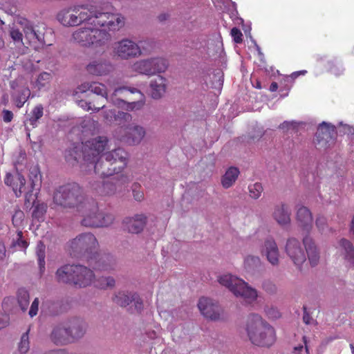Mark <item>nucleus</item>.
<instances>
[{
  "mask_svg": "<svg viewBox=\"0 0 354 354\" xmlns=\"http://www.w3.org/2000/svg\"><path fill=\"white\" fill-rule=\"evenodd\" d=\"M52 79L53 75L51 73L47 72L41 73L39 75L35 82V86L39 90L46 88L49 87Z\"/></svg>",
  "mask_w": 354,
  "mask_h": 354,
  "instance_id": "obj_36",
  "label": "nucleus"
},
{
  "mask_svg": "<svg viewBox=\"0 0 354 354\" xmlns=\"http://www.w3.org/2000/svg\"><path fill=\"white\" fill-rule=\"evenodd\" d=\"M132 295V293L122 291L118 292V294H116L113 297V301L116 304L122 307H125L132 302V299L131 298Z\"/></svg>",
  "mask_w": 354,
  "mask_h": 354,
  "instance_id": "obj_37",
  "label": "nucleus"
},
{
  "mask_svg": "<svg viewBox=\"0 0 354 354\" xmlns=\"http://www.w3.org/2000/svg\"><path fill=\"white\" fill-rule=\"evenodd\" d=\"M131 180L129 176L121 174L117 179L116 183L111 181L99 182L93 185V188L96 194L100 196H111L116 192V184L125 185Z\"/></svg>",
  "mask_w": 354,
  "mask_h": 354,
  "instance_id": "obj_13",
  "label": "nucleus"
},
{
  "mask_svg": "<svg viewBox=\"0 0 354 354\" xmlns=\"http://www.w3.org/2000/svg\"><path fill=\"white\" fill-rule=\"evenodd\" d=\"M167 60L162 57L152 58L145 62L144 66H167Z\"/></svg>",
  "mask_w": 354,
  "mask_h": 354,
  "instance_id": "obj_45",
  "label": "nucleus"
},
{
  "mask_svg": "<svg viewBox=\"0 0 354 354\" xmlns=\"http://www.w3.org/2000/svg\"><path fill=\"white\" fill-rule=\"evenodd\" d=\"M250 196L254 199L259 198L263 190V186L260 183H255L248 186Z\"/></svg>",
  "mask_w": 354,
  "mask_h": 354,
  "instance_id": "obj_42",
  "label": "nucleus"
},
{
  "mask_svg": "<svg viewBox=\"0 0 354 354\" xmlns=\"http://www.w3.org/2000/svg\"><path fill=\"white\" fill-rule=\"evenodd\" d=\"M297 122H295L294 121H292V122L284 121L283 123H281L279 125V129H283V130H289L290 129H295L297 128Z\"/></svg>",
  "mask_w": 354,
  "mask_h": 354,
  "instance_id": "obj_63",
  "label": "nucleus"
},
{
  "mask_svg": "<svg viewBox=\"0 0 354 354\" xmlns=\"http://www.w3.org/2000/svg\"><path fill=\"white\" fill-rule=\"evenodd\" d=\"M78 26L71 35V41L82 47L98 48L106 46L111 40L109 31L119 30L124 26V18L119 13L104 12L92 4L73 6Z\"/></svg>",
  "mask_w": 354,
  "mask_h": 354,
  "instance_id": "obj_1",
  "label": "nucleus"
},
{
  "mask_svg": "<svg viewBox=\"0 0 354 354\" xmlns=\"http://www.w3.org/2000/svg\"><path fill=\"white\" fill-rule=\"evenodd\" d=\"M303 340L305 344V349L302 345L296 346L292 352L293 354H308V348L306 345V337H303Z\"/></svg>",
  "mask_w": 354,
  "mask_h": 354,
  "instance_id": "obj_57",
  "label": "nucleus"
},
{
  "mask_svg": "<svg viewBox=\"0 0 354 354\" xmlns=\"http://www.w3.org/2000/svg\"><path fill=\"white\" fill-rule=\"evenodd\" d=\"M39 301L38 298H35L32 301L28 312V314L31 317H33L34 316L37 315L39 309Z\"/></svg>",
  "mask_w": 354,
  "mask_h": 354,
  "instance_id": "obj_58",
  "label": "nucleus"
},
{
  "mask_svg": "<svg viewBox=\"0 0 354 354\" xmlns=\"http://www.w3.org/2000/svg\"><path fill=\"white\" fill-rule=\"evenodd\" d=\"M124 133V135L118 136V139L130 145L140 143L145 135L144 128L138 125L131 124Z\"/></svg>",
  "mask_w": 354,
  "mask_h": 354,
  "instance_id": "obj_16",
  "label": "nucleus"
},
{
  "mask_svg": "<svg viewBox=\"0 0 354 354\" xmlns=\"http://www.w3.org/2000/svg\"><path fill=\"white\" fill-rule=\"evenodd\" d=\"M81 90L82 91L89 90L97 95H101L102 98L104 97L106 100H107L106 88L104 84L97 82L84 83L81 85Z\"/></svg>",
  "mask_w": 354,
  "mask_h": 354,
  "instance_id": "obj_32",
  "label": "nucleus"
},
{
  "mask_svg": "<svg viewBox=\"0 0 354 354\" xmlns=\"http://www.w3.org/2000/svg\"><path fill=\"white\" fill-rule=\"evenodd\" d=\"M55 204L64 208L77 207L85 204L83 189L75 183H68L58 187L53 194Z\"/></svg>",
  "mask_w": 354,
  "mask_h": 354,
  "instance_id": "obj_5",
  "label": "nucleus"
},
{
  "mask_svg": "<svg viewBox=\"0 0 354 354\" xmlns=\"http://www.w3.org/2000/svg\"><path fill=\"white\" fill-rule=\"evenodd\" d=\"M45 245L42 242H39L37 245L36 254L37 257L38 265L41 274L45 270Z\"/></svg>",
  "mask_w": 354,
  "mask_h": 354,
  "instance_id": "obj_38",
  "label": "nucleus"
},
{
  "mask_svg": "<svg viewBox=\"0 0 354 354\" xmlns=\"http://www.w3.org/2000/svg\"><path fill=\"white\" fill-rule=\"evenodd\" d=\"M95 286L100 289H106L108 288H112L115 286V280L113 277H99L95 281Z\"/></svg>",
  "mask_w": 354,
  "mask_h": 354,
  "instance_id": "obj_41",
  "label": "nucleus"
},
{
  "mask_svg": "<svg viewBox=\"0 0 354 354\" xmlns=\"http://www.w3.org/2000/svg\"><path fill=\"white\" fill-rule=\"evenodd\" d=\"M277 248H278V246L274 239L268 238L264 241L263 245L261 249V253L263 255H265Z\"/></svg>",
  "mask_w": 354,
  "mask_h": 354,
  "instance_id": "obj_43",
  "label": "nucleus"
},
{
  "mask_svg": "<svg viewBox=\"0 0 354 354\" xmlns=\"http://www.w3.org/2000/svg\"><path fill=\"white\" fill-rule=\"evenodd\" d=\"M267 260L271 263L272 266H276L279 265V248H277L272 252H268L265 254Z\"/></svg>",
  "mask_w": 354,
  "mask_h": 354,
  "instance_id": "obj_46",
  "label": "nucleus"
},
{
  "mask_svg": "<svg viewBox=\"0 0 354 354\" xmlns=\"http://www.w3.org/2000/svg\"><path fill=\"white\" fill-rule=\"evenodd\" d=\"M28 176L30 180L32 189H34L36 186H40L41 183V176L38 167H31Z\"/></svg>",
  "mask_w": 354,
  "mask_h": 354,
  "instance_id": "obj_39",
  "label": "nucleus"
},
{
  "mask_svg": "<svg viewBox=\"0 0 354 354\" xmlns=\"http://www.w3.org/2000/svg\"><path fill=\"white\" fill-rule=\"evenodd\" d=\"M219 283L227 288L235 296L241 297L248 302L254 301L257 292L243 279L232 274H224L219 277Z\"/></svg>",
  "mask_w": 354,
  "mask_h": 354,
  "instance_id": "obj_6",
  "label": "nucleus"
},
{
  "mask_svg": "<svg viewBox=\"0 0 354 354\" xmlns=\"http://www.w3.org/2000/svg\"><path fill=\"white\" fill-rule=\"evenodd\" d=\"M66 327L69 328V333L72 335L73 341L82 337L85 333V327L83 322L77 318H73L64 322Z\"/></svg>",
  "mask_w": 354,
  "mask_h": 354,
  "instance_id": "obj_29",
  "label": "nucleus"
},
{
  "mask_svg": "<svg viewBox=\"0 0 354 354\" xmlns=\"http://www.w3.org/2000/svg\"><path fill=\"white\" fill-rule=\"evenodd\" d=\"M46 210L47 205L44 203L35 205L32 214V218L36 219L38 221L43 220L44 216L46 212Z\"/></svg>",
  "mask_w": 354,
  "mask_h": 354,
  "instance_id": "obj_40",
  "label": "nucleus"
},
{
  "mask_svg": "<svg viewBox=\"0 0 354 354\" xmlns=\"http://www.w3.org/2000/svg\"><path fill=\"white\" fill-rule=\"evenodd\" d=\"M93 165L95 174L102 178L111 176L120 171L116 165H113L111 161L106 160L104 155L97 158Z\"/></svg>",
  "mask_w": 354,
  "mask_h": 354,
  "instance_id": "obj_17",
  "label": "nucleus"
},
{
  "mask_svg": "<svg viewBox=\"0 0 354 354\" xmlns=\"http://www.w3.org/2000/svg\"><path fill=\"white\" fill-rule=\"evenodd\" d=\"M137 69L138 72H139L140 73L145 74L148 76L156 75V72H164L163 70H161V68H160V70H158V71H156V68H137Z\"/></svg>",
  "mask_w": 354,
  "mask_h": 354,
  "instance_id": "obj_54",
  "label": "nucleus"
},
{
  "mask_svg": "<svg viewBox=\"0 0 354 354\" xmlns=\"http://www.w3.org/2000/svg\"><path fill=\"white\" fill-rule=\"evenodd\" d=\"M4 183L6 185L12 187L17 197L21 196L26 184V179L22 174L17 173L16 175H12L7 173L4 178Z\"/></svg>",
  "mask_w": 354,
  "mask_h": 354,
  "instance_id": "obj_20",
  "label": "nucleus"
},
{
  "mask_svg": "<svg viewBox=\"0 0 354 354\" xmlns=\"http://www.w3.org/2000/svg\"><path fill=\"white\" fill-rule=\"evenodd\" d=\"M212 71L209 73L205 78L207 84H209L212 88L220 91L223 84V72L221 68H212Z\"/></svg>",
  "mask_w": 354,
  "mask_h": 354,
  "instance_id": "obj_27",
  "label": "nucleus"
},
{
  "mask_svg": "<svg viewBox=\"0 0 354 354\" xmlns=\"http://www.w3.org/2000/svg\"><path fill=\"white\" fill-rule=\"evenodd\" d=\"M116 115L117 113L115 110H109L108 111H105L104 117L108 122H109L110 124H113Z\"/></svg>",
  "mask_w": 354,
  "mask_h": 354,
  "instance_id": "obj_60",
  "label": "nucleus"
},
{
  "mask_svg": "<svg viewBox=\"0 0 354 354\" xmlns=\"http://www.w3.org/2000/svg\"><path fill=\"white\" fill-rule=\"evenodd\" d=\"M35 30L36 28L33 27L31 25L26 26V27L24 29L26 37L30 40L34 39V36H35Z\"/></svg>",
  "mask_w": 354,
  "mask_h": 354,
  "instance_id": "obj_59",
  "label": "nucleus"
},
{
  "mask_svg": "<svg viewBox=\"0 0 354 354\" xmlns=\"http://www.w3.org/2000/svg\"><path fill=\"white\" fill-rule=\"evenodd\" d=\"M43 115L44 107L42 104L36 105L29 114V117L24 122L26 129L30 130V127L31 129L37 127L38 125V121L42 118Z\"/></svg>",
  "mask_w": 354,
  "mask_h": 354,
  "instance_id": "obj_30",
  "label": "nucleus"
},
{
  "mask_svg": "<svg viewBox=\"0 0 354 354\" xmlns=\"http://www.w3.org/2000/svg\"><path fill=\"white\" fill-rule=\"evenodd\" d=\"M336 130L333 125L322 122L317 128L315 140L317 145L326 147L333 143L336 137Z\"/></svg>",
  "mask_w": 354,
  "mask_h": 354,
  "instance_id": "obj_14",
  "label": "nucleus"
},
{
  "mask_svg": "<svg viewBox=\"0 0 354 354\" xmlns=\"http://www.w3.org/2000/svg\"><path fill=\"white\" fill-rule=\"evenodd\" d=\"M291 212L287 204L281 203L274 206L272 212L274 220L281 226L289 225L291 221Z\"/></svg>",
  "mask_w": 354,
  "mask_h": 354,
  "instance_id": "obj_18",
  "label": "nucleus"
},
{
  "mask_svg": "<svg viewBox=\"0 0 354 354\" xmlns=\"http://www.w3.org/2000/svg\"><path fill=\"white\" fill-rule=\"evenodd\" d=\"M339 245L342 247L344 252V258L348 263L354 266V246L348 240L342 239L339 241Z\"/></svg>",
  "mask_w": 354,
  "mask_h": 354,
  "instance_id": "obj_34",
  "label": "nucleus"
},
{
  "mask_svg": "<svg viewBox=\"0 0 354 354\" xmlns=\"http://www.w3.org/2000/svg\"><path fill=\"white\" fill-rule=\"evenodd\" d=\"M262 288L268 294H274L277 290L276 285L270 280H266L263 282Z\"/></svg>",
  "mask_w": 354,
  "mask_h": 354,
  "instance_id": "obj_51",
  "label": "nucleus"
},
{
  "mask_svg": "<svg viewBox=\"0 0 354 354\" xmlns=\"http://www.w3.org/2000/svg\"><path fill=\"white\" fill-rule=\"evenodd\" d=\"M246 330L249 339L256 346L270 347L276 342L274 328L257 314H252L248 317Z\"/></svg>",
  "mask_w": 354,
  "mask_h": 354,
  "instance_id": "obj_4",
  "label": "nucleus"
},
{
  "mask_svg": "<svg viewBox=\"0 0 354 354\" xmlns=\"http://www.w3.org/2000/svg\"><path fill=\"white\" fill-rule=\"evenodd\" d=\"M131 298L132 299V302H134L135 308L138 312H140L143 308V303L141 299L136 293H133Z\"/></svg>",
  "mask_w": 354,
  "mask_h": 354,
  "instance_id": "obj_56",
  "label": "nucleus"
},
{
  "mask_svg": "<svg viewBox=\"0 0 354 354\" xmlns=\"http://www.w3.org/2000/svg\"><path fill=\"white\" fill-rule=\"evenodd\" d=\"M260 263L259 257L256 256H248L244 261L245 266L247 268H256L260 265Z\"/></svg>",
  "mask_w": 354,
  "mask_h": 354,
  "instance_id": "obj_50",
  "label": "nucleus"
},
{
  "mask_svg": "<svg viewBox=\"0 0 354 354\" xmlns=\"http://www.w3.org/2000/svg\"><path fill=\"white\" fill-rule=\"evenodd\" d=\"M24 218V213L21 209H16L12 217V222L15 227L22 225Z\"/></svg>",
  "mask_w": 354,
  "mask_h": 354,
  "instance_id": "obj_48",
  "label": "nucleus"
},
{
  "mask_svg": "<svg viewBox=\"0 0 354 354\" xmlns=\"http://www.w3.org/2000/svg\"><path fill=\"white\" fill-rule=\"evenodd\" d=\"M230 35L233 39V41L236 44H241L243 42V34L238 28H232L230 31Z\"/></svg>",
  "mask_w": 354,
  "mask_h": 354,
  "instance_id": "obj_52",
  "label": "nucleus"
},
{
  "mask_svg": "<svg viewBox=\"0 0 354 354\" xmlns=\"http://www.w3.org/2000/svg\"><path fill=\"white\" fill-rule=\"evenodd\" d=\"M140 46L134 41L124 39L116 42L113 46V53L122 59L138 57L141 55Z\"/></svg>",
  "mask_w": 354,
  "mask_h": 354,
  "instance_id": "obj_10",
  "label": "nucleus"
},
{
  "mask_svg": "<svg viewBox=\"0 0 354 354\" xmlns=\"http://www.w3.org/2000/svg\"><path fill=\"white\" fill-rule=\"evenodd\" d=\"M132 116L129 113L118 111L113 124L120 127V133L125 131L131 125Z\"/></svg>",
  "mask_w": 354,
  "mask_h": 354,
  "instance_id": "obj_33",
  "label": "nucleus"
},
{
  "mask_svg": "<svg viewBox=\"0 0 354 354\" xmlns=\"http://www.w3.org/2000/svg\"><path fill=\"white\" fill-rule=\"evenodd\" d=\"M10 35L15 41H22L23 35L18 29L12 28L10 32Z\"/></svg>",
  "mask_w": 354,
  "mask_h": 354,
  "instance_id": "obj_62",
  "label": "nucleus"
},
{
  "mask_svg": "<svg viewBox=\"0 0 354 354\" xmlns=\"http://www.w3.org/2000/svg\"><path fill=\"white\" fill-rule=\"evenodd\" d=\"M104 157L108 161H111L113 165H116L120 170L123 169L127 165L128 153L121 148L105 153Z\"/></svg>",
  "mask_w": 354,
  "mask_h": 354,
  "instance_id": "obj_19",
  "label": "nucleus"
},
{
  "mask_svg": "<svg viewBox=\"0 0 354 354\" xmlns=\"http://www.w3.org/2000/svg\"><path fill=\"white\" fill-rule=\"evenodd\" d=\"M285 251L294 264L298 267H300L306 260L305 250L299 241L295 238L288 239Z\"/></svg>",
  "mask_w": 354,
  "mask_h": 354,
  "instance_id": "obj_11",
  "label": "nucleus"
},
{
  "mask_svg": "<svg viewBox=\"0 0 354 354\" xmlns=\"http://www.w3.org/2000/svg\"><path fill=\"white\" fill-rule=\"evenodd\" d=\"M98 242L91 233H82L71 242V248L75 254L85 257L90 266L94 270H108L115 263L113 257L109 254H100L96 252Z\"/></svg>",
  "mask_w": 354,
  "mask_h": 354,
  "instance_id": "obj_2",
  "label": "nucleus"
},
{
  "mask_svg": "<svg viewBox=\"0 0 354 354\" xmlns=\"http://www.w3.org/2000/svg\"><path fill=\"white\" fill-rule=\"evenodd\" d=\"M133 198L137 201H142L144 199V193L141 189V185L134 183L131 187Z\"/></svg>",
  "mask_w": 354,
  "mask_h": 354,
  "instance_id": "obj_49",
  "label": "nucleus"
},
{
  "mask_svg": "<svg viewBox=\"0 0 354 354\" xmlns=\"http://www.w3.org/2000/svg\"><path fill=\"white\" fill-rule=\"evenodd\" d=\"M29 350V339L28 330L24 333L21 336V341L19 344V351L21 353H26Z\"/></svg>",
  "mask_w": 354,
  "mask_h": 354,
  "instance_id": "obj_47",
  "label": "nucleus"
},
{
  "mask_svg": "<svg viewBox=\"0 0 354 354\" xmlns=\"http://www.w3.org/2000/svg\"><path fill=\"white\" fill-rule=\"evenodd\" d=\"M74 274L73 285L78 288L89 286L94 279L93 272L86 266L82 265L74 266Z\"/></svg>",
  "mask_w": 354,
  "mask_h": 354,
  "instance_id": "obj_15",
  "label": "nucleus"
},
{
  "mask_svg": "<svg viewBox=\"0 0 354 354\" xmlns=\"http://www.w3.org/2000/svg\"><path fill=\"white\" fill-rule=\"evenodd\" d=\"M266 313L268 317L272 319H276L281 317L279 311L274 307L268 308L266 310Z\"/></svg>",
  "mask_w": 354,
  "mask_h": 354,
  "instance_id": "obj_55",
  "label": "nucleus"
},
{
  "mask_svg": "<svg viewBox=\"0 0 354 354\" xmlns=\"http://www.w3.org/2000/svg\"><path fill=\"white\" fill-rule=\"evenodd\" d=\"M151 96L153 99L160 98L166 91V79L157 75L151 80Z\"/></svg>",
  "mask_w": 354,
  "mask_h": 354,
  "instance_id": "obj_26",
  "label": "nucleus"
},
{
  "mask_svg": "<svg viewBox=\"0 0 354 354\" xmlns=\"http://www.w3.org/2000/svg\"><path fill=\"white\" fill-rule=\"evenodd\" d=\"M10 88L14 91L11 97L17 108H21L30 96V90L22 77H19L10 82Z\"/></svg>",
  "mask_w": 354,
  "mask_h": 354,
  "instance_id": "obj_9",
  "label": "nucleus"
},
{
  "mask_svg": "<svg viewBox=\"0 0 354 354\" xmlns=\"http://www.w3.org/2000/svg\"><path fill=\"white\" fill-rule=\"evenodd\" d=\"M315 224L319 231H324L326 226V218L323 216H318Z\"/></svg>",
  "mask_w": 354,
  "mask_h": 354,
  "instance_id": "obj_61",
  "label": "nucleus"
},
{
  "mask_svg": "<svg viewBox=\"0 0 354 354\" xmlns=\"http://www.w3.org/2000/svg\"><path fill=\"white\" fill-rule=\"evenodd\" d=\"M296 219L300 227L306 232H309L313 227V216L310 209L301 206L297 211Z\"/></svg>",
  "mask_w": 354,
  "mask_h": 354,
  "instance_id": "obj_23",
  "label": "nucleus"
},
{
  "mask_svg": "<svg viewBox=\"0 0 354 354\" xmlns=\"http://www.w3.org/2000/svg\"><path fill=\"white\" fill-rule=\"evenodd\" d=\"M198 307L201 314L212 321H218L221 318L223 309L217 302L207 297H202L199 299Z\"/></svg>",
  "mask_w": 354,
  "mask_h": 354,
  "instance_id": "obj_12",
  "label": "nucleus"
},
{
  "mask_svg": "<svg viewBox=\"0 0 354 354\" xmlns=\"http://www.w3.org/2000/svg\"><path fill=\"white\" fill-rule=\"evenodd\" d=\"M84 207L86 209L88 210V213L82 219V225L91 227H104L113 223V215L98 212L97 205L94 201H86Z\"/></svg>",
  "mask_w": 354,
  "mask_h": 354,
  "instance_id": "obj_8",
  "label": "nucleus"
},
{
  "mask_svg": "<svg viewBox=\"0 0 354 354\" xmlns=\"http://www.w3.org/2000/svg\"><path fill=\"white\" fill-rule=\"evenodd\" d=\"M17 301L22 311H26L29 305V292L25 288H19L17 293Z\"/></svg>",
  "mask_w": 354,
  "mask_h": 354,
  "instance_id": "obj_35",
  "label": "nucleus"
},
{
  "mask_svg": "<svg viewBox=\"0 0 354 354\" xmlns=\"http://www.w3.org/2000/svg\"><path fill=\"white\" fill-rule=\"evenodd\" d=\"M144 95L136 88L129 89L126 87L115 90L111 100L114 105L124 107L128 104V107L133 109L140 108L144 104Z\"/></svg>",
  "mask_w": 354,
  "mask_h": 354,
  "instance_id": "obj_7",
  "label": "nucleus"
},
{
  "mask_svg": "<svg viewBox=\"0 0 354 354\" xmlns=\"http://www.w3.org/2000/svg\"><path fill=\"white\" fill-rule=\"evenodd\" d=\"M44 27L37 26L35 30V36H34V39L37 40L39 42L43 44H46V41H45L44 37Z\"/></svg>",
  "mask_w": 354,
  "mask_h": 354,
  "instance_id": "obj_53",
  "label": "nucleus"
},
{
  "mask_svg": "<svg viewBox=\"0 0 354 354\" xmlns=\"http://www.w3.org/2000/svg\"><path fill=\"white\" fill-rule=\"evenodd\" d=\"M239 170L235 167H230L223 176L221 179L222 186L225 188L231 187L236 182L239 175Z\"/></svg>",
  "mask_w": 354,
  "mask_h": 354,
  "instance_id": "obj_31",
  "label": "nucleus"
},
{
  "mask_svg": "<svg viewBox=\"0 0 354 354\" xmlns=\"http://www.w3.org/2000/svg\"><path fill=\"white\" fill-rule=\"evenodd\" d=\"M146 223L147 217L144 214H137L134 217L126 218L123 221L124 228L133 234L142 232Z\"/></svg>",
  "mask_w": 354,
  "mask_h": 354,
  "instance_id": "obj_22",
  "label": "nucleus"
},
{
  "mask_svg": "<svg viewBox=\"0 0 354 354\" xmlns=\"http://www.w3.org/2000/svg\"><path fill=\"white\" fill-rule=\"evenodd\" d=\"M303 243L305 246V252L307 253L309 262L312 266L318 264L319 260V253L317 250L313 240L309 236H306L303 239Z\"/></svg>",
  "mask_w": 354,
  "mask_h": 354,
  "instance_id": "obj_24",
  "label": "nucleus"
},
{
  "mask_svg": "<svg viewBox=\"0 0 354 354\" xmlns=\"http://www.w3.org/2000/svg\"><path fill=\"white\" fill-rule=\"evenodd\" d=\"M104 97H102V100H103L102 102H99V99L94 100L92 102V106L93 111H99L100 109H103L105 106L104 104Z\"/></svg>",
  "mask_w": 354,
  "mask_h": 354,
  "instance_id": "obj_64",
  "label": "nucleus"
},
{
  "mask_svg": "<svg viewBox=\"0 0 354 354\" xmlns=\"http://www.w3.org/2000/svg\"><path fill=\"white\" fill-rule=\"evenodd\" d=\"M69 328H67L65 323H62L56 327L52 331L51 339L55 344H66L73 341L71 333H69Z\"/></svg>",
  "mask_w": 354,
  "mask_h": 354,
  "instance_id": "obj_21",
  "label": "nucleus"
},
{
  "mask_svg": "<svg viewBox=\"0 0 354 354\" xmlns=\"http://www.w3.org/2000/svg\"><path fill=\"white\" fill-rule=\"evenodd\" d=\"M108 142L106 136H97L81 144H73L65 151V160L73 166L82 161L86 165H93L107 148Z\"/></svg>",
  "mask_w": 354,
  "mask_h": 354,
  "instance_id": "obj_3",
  "label": "nucleus"
},
{
  "mask_svg": "<svg viewBox=\"0 0 354 354\" xmlns=\"http://www.w3.org/2000/svg\"><path fill=\"white\" fill-rule=\"evenodd\" d=\"M74 264H66L57 269L55 277L59 283L73 285L74 272Z\"/></svg>",
  "mask_w": 354,
  "mask_h": 354,
  "instance_id": "obj_25",
  "label": "nucleus"
},
{
  "mask_svg": "<svg viewBox=\"0 0 354 354\" xmlns=\"http://www.w3.org/2000/svg\"><path fill=\"white\" fill-rule=\"evenodd\" d=\"M73 7L61 10L57 15V20L64 26L73 27L78 26L77 17Z\"/></svg>",
  "mask_w": 354,
  "mask_h": 354,
  "instance_id": "obj_28",
  "label": "nucleus"
},
{
  "mask_svg": "<svg viewBox=\"0 0 354 354\" xmlns=\"http://www.w3.org/2000/svg\"><path fill=\"white\" fill-rule=\"evenodd\" d=\"M12 247H19L21 249H26L28 246V242L23 239V232L18 230L17 232V239L14 240L11 245Z\"/></svg>",
  "mask_w": 354,
  "mask_h": 354,
  "instance_id": "obj_44",
  "label": "nucleus"
}]
</instances>
